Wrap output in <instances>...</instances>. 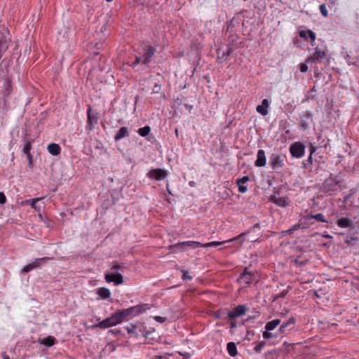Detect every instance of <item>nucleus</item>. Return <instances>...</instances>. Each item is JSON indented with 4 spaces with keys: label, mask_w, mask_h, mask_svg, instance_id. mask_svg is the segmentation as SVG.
<instances>
[{
    "label": "nucleus",
    "mask_w": 359,
    "mask_h": 359,
    "mask_svg": "<svg viewBox=\"0 0 359 359\" xmlns=\"http://www.w3.org/2000/svg\"><path fill=\"white\" fill-rule=\"evenodd\" d=\"M128 333L130 334H135L138 336L140 334L147 337L149 335V332L146 331V327L140 323H136L130 326L126 327Z\"/></svg>",
    "instance_id": "423d86ee"
},
{
    "label": "nucleus",
    "mask_w": 359,
    "mask_h": 359,
    "mask_svg": "<svg viewBox=\"0 0 359 359\" xmlns=\"http://www.w3.org/2000/svg\"><path fill=\"white\" fill-rule=\"evenodd\" d=\"M280 323V320L279 319H273L271 321H269L265 325V331L263 332V338L265 339H270L275 337L274 334H273L271 332L275 330L278 325Z\"/></svg>",
    "instance_id": "0eeeda50"
},
{
    "label": "nucleus",
    "mask_w": 359,
    "mask_h": 359,
    "mask_svg": "<svg viewBox=\"0 0 359 359\" xmlns=\"http://www.w3.org/2000/svg\"><path fill=\"white\" fill-rule=\"evenodd\" d=\"M151 131V128L148 126L140 128L138 129L137 133L142 137L147 136Z\"/></svg>",
    "instance_id": "473e14b6"
},
{
    "label": "nucleus",
    "mask_w": 359,
    "mask_h": 359,
    "mask_svg": "<svg viewBox=\"0 0 359 359\" xmlns=\"http://www.w3.org/2000/svg\"><path fill=\"white\" fill-rule=\"evenodd\" d=\"M299 36L304 38V39H308L309 38L312 42H314L316 39V34L310 29L308 30H301L299 32Z\"/></svg>",
    "instance_id": "412c9836"
},
{
    "label": "nucleus",
    "mask_w": 359,
    "mask_h": 359,
    "mask_svg": "<svg viewBox=\"0 0 359 359\" xmlns=\"http://www.w3.org/2000/svg\"><path fill=\"white\" fill-rule=\"evenodd\" d=\"M12 87H11V83L10 81L6 80L4 84V93L6 95H8L10 92L11 91Z\"/></svg>",
    "instance_id": "72a5a7b5"
},
{
    "label": "nucleus",
    "mask_w": 359,
    "mask_h": 359,
    "mask_svg": "<svg viewBox=\"0 0 359 359\" xmlns=\"http://www.w3.org/2000/svg\"><path fill=\"white\" fill-rule=\"evenodd\" d=\"M96 294L98 295L97 299H107L111 297V292L107 287H99L96 290Z\"/></svg>",
    "instance_id": "6ab92c4d"
},
{
    "label": "nucleus",
    "mask_w": 359,
    "mask_h": 359,
    "mask_svg": "<svg viewBox=\"0 0 359 359\" xmlns=\"http://www.w3.org/2000/svg\"><path fill=\"white\" fill-rule=\"evenodd\" d=\"M319 8H320V13H322V15L325 17H327L328 15V12H327L325 5L321 4Z\"/></svg>",
    "instance_id": "c9c22d12"
},
{
    "label": "nucleus",
    "mask_w": 359,
    "mask_h": 359,
    "mask_svg": "<svg viewBox=\"0 0 359 359\" xmlns=\"http://www.w3.org/2000/svg\"><path fill=\"white\" fill-rule=\"evenodd\" d=\"M2 357H3V359H11L10 357L6 353L3 354Z\"/></svg>",
    "instance_id": "09e8293b"
},
{
    "label": "nucleus",
    "mask_w": 359,
    "mask_h": 359,
    "mask_svg": "<svg viewBox=\"0 0 359 359\" xmlns=\"http://www.w3.org/2000/svg\"><path fill=\"white\" fill-rule=\"evenodd\" d=\"M87 114H88L87 122L90 126V130H91L93 128L94 125L97 123V118L96 115L91 114V108L90 107L88 108Z\"/></svg>",
    "instance_id": "393cba45"
},
{
    "label": "nucleus",
    "mask_w": 359,
    "mask_h": 359,
    "mask_svg": "<svg viewBox=\"0 0 359 359\" xmlns=\"http://www.w3.org/2000/svg\"><path fill=\"white\" fill-rule=\"evenodd\" d=\"M41 200V198H36L32 200H27L23 201L22 204H29L33 209L36 211H40L41 206L38 204V203Z\"/></svg>",
    "instance_id": "5701e85b"
},
{
    "label": "nucleus",
    "mask_w": 359,
    "mask_h": 359,
    "mask_svg": "<svg viewBox=\"0 0 359 359\" xmlns=\"http://www.w3.org/2000/svg\"><path fill=\"white\" fill-rule=\"evenodd\" d=\"M105 280L108 283H114V285H118L123 283V277L121 273L108 274L105 273Z\"/></svg>",
    "instance_id": "f8f14e48"
},
{
    "label": "nucleus",
    "mask_w": 359,
    "mask_h": 359,
    "mask_svg": "<svg viewBox=\"0 0 359 359\" xmlns=\"http://www.w3.org/2000/svg\"><path fill=\"white\" fill-rule=\"evenodd\" d=\"M227 351L228 353L232 357H234L237 355V348L234 342H229L227 344Z\"/></svg>",
    "instance_id": "cd10ccee"
},
{
    "label": "nucleus",
    "mask_w": 359,
    "mask_h": 359,
    "mask_svg": "<svg viewBox=\"0 0 359 359\" xmlns=\"http://www.w3.org/2000/svg\"><path fill=\"white\" fill-rule=\"evenodd\" d=\"M276 203L278 205H280V206H285L286 205V201L284 198H278Z\"/></svg>",
    "instance_id": "79ce46f5"
},
{
    "label": "nucleus",
    "mask_w": 359,
    "mask_h": 359,
    "mask_svg": "<svg viewBox=\"0 0 359 359\" xmlns=\"http://www.w3.org/2000/svg\"><path fill=\"white\" fill-rule=\"evenodd\" d=\"M309 159H311V154L310 155V156L309 157Z\"/></svg>",
    "instance_id": "3c124183"
},
{
    "label": "nucleus",
    "mask_w": 359,
    "mask_h": 359,
    "mask_svg": "<svg viewBox=\"0 0 359 359\" xmlns=\"http://www.w3.org/2000/svg\"><path fill=\"white\" fill-rule=\"evenodd\" d=\"M130 135L129 130L127 127H121L114 136L115 141H119L124 137H128Z\"/></svg>",
    "instance_id": "aec40b11"
},
{
    "label": "nucleus",
    "mask_w": 359,
    "mask_h": 359,
    "mask_svg": "<svg viewBox=\"0 0 359 359\" xmlns=\"http://www.w3.org/2000/svg\"><path fill=\"white\" fill-rule=\"evenodd\" d=\"M241 238V235L238 236H236L233 238H231L229 240H226V241H212V242H209V243H204L203 244L202 247H204V248H211V247H217V246H219L220 245H222V244H225V243H230V242H232V241H234L237 239H239Z\"/></svg>",
    "instance_id": "a211bd4d"
},
{
    "label": "nucleus",
    "mask_w": 359,
    "mask_h": 359,
    "mask_svg": "<svg viewBox=\"0 0 359 359\" xmlns=\"http://www.w3.org/2000/svg\"><path fill=\"white\" fill-rule=\"evenodd\" d=\"M239 281L241 283H244L246 284H250L252 281V275L248 273H244L241 276V277L239 278Z\"/></svg>",
    "instance_id": "c85d7f7f"
},
{
    "label": "nucleus",
    "mask_w": 359,
    "mask_h": 359,
    "mask_svg": "<svg viewBox=\"0 0 359 359\" xmlns=\"http://www.w3.org/2000/svg\"><path fill=\"white\" fill-rule=\"evenodd\" d=\"M106 29H107V23L104 21V24L102 25L101 29H100L101 32H104L106 30Z\"/></svg>",
    "instance_id": "de8ad7c7"
},
{
    "label": "nucleus",
    "mask_w": 359,
    "mask_h": 359,
    "mask_svg": "<svg viewBox=\"0 0 359 359\" xmlns=\"http://www.w3.org/2000/svg\"><path fill=\"white\" fill-rule=\"evenodd\" d=\"M325 53L324 50H320L318 48H315V51L312 56L309 57L306 59L307 63H313L319 62L325 57Z\"/></svg>",
    "instance_id": "ddd939ff"
},
{
    "label": "nucleus",
    "mask_w": 359,
    "mask_h": 359,
    "mask_svg": "<svg viewBox=\"0 0 359 359\" xmlns=\"http://www.w3.org/2000/svg\"><path fill=\"white\" fill-rule=\"evenodd\" d=\"M32 149V143L30 142H27L23 147V152L27 158L30 160L32 158V155L30 154V151Z\"/></svg>",
    "instance_id": "2f4dec72"
},
{
    "label": "nucleus",
    "mask_w": 359,
    "mask_h": 359,
    "mask_svg": "<svg viewBox=\"0 0 359 359\" xmlns=\"http://www.w3.org/2000/svg\"><path fill=\"white\" fill-rule=\"evenodd\" d=\"M290 151L293 157L299 158L304 155L305 147L300 142H294L290 146Z\"/></svg>",
    "instance_id": "6e6552de"
},
{
    "label": "nucleus",
    "mask_w": 359,
    "mask_h": 359,
    "mask_svg": "<svg viewBox=\"0 0 359 359\" xmlns=\"http://www.w3.org/2000/svg\"><path fill=\"white\" fill-rule=\"evenodd\" d=\"M154 319L160 323H163L166 320L165 317H162V316H154Z\"/></svg>",
    "instance_id": "ea45409f"
},
{
    "label": "nucleus",
    "mask_w": 359,
    "mask_h": 359,
    "mask_svg": "<svg viewBox=\"0 0 359 359\" xmlns=\"http://www.w3.org/2000/svg\"><path fill=\"white\" fill-rule=\"evenodd\" d=\"M203 243L198 242V241H184L178 243L175 245H171L170 248H180L183 249L184 247L190 248L192 249H196L197 248L202 247Z\"/></svg>",
    "instance_id": "9d476101"
},
{
    "label": "nucleus",
    "mask_w": 359,
    "mask_h": 359,
    "mask_svg": "<svg viewBox=\"0 0 359 359\" xmlns=\"http://www.w3.org/2000/svg\"><path fill=\"white\" fill-rule=\"evenodd\" d=\"M123 321L121 315L118 311L111 314L109 317L102 320L97 324L94 325V327L100 329H107L111 327L116 326Z\"/></svg>",
    "instance_id": "f257e3e1"
},
{
    "label": "nucleus",
    "mask_w": 359,
    "mask_h": 359,
    "mask_svg": "<svg viewBox=\"0 0 359 359\" xmlns=\"http://www.w3.org/2000/svg\"><path fill=\"white\" fill-rule=\"evenodd\" d=\"M311 217L316 219L317 221H319V222H326L324 219V215L321 213L314 215L311 216Z\"/></svg>",
    "instance_id": "f704fd0d"
},
{
    "label": "nucleus",
    "mask_w": 359,
    "mask_h": 359,
    "mask_svg": "<svg viewBox=\"0 0 359 359\" xmlns=\"http://www.w3.org/2000/svg\"><path fill=\"white\" fill-rule=\"evenodd\" d=\"M346 60V62L348 64V65H353L355 64V60L354 59H352L349 55H347L345 57Z\"/></svg>",
    "instance_id": "37998d69"
},
{
    "label": "nucleus",
    "mask_w": 359,
    "mask_h": 359,
    "mask_svg": "<svg viewBox=\"0 0 359 359\" xmlns=\"http://www.w3.org/2000/svg\"><path fill=\"white\" fill-rule=\"evenodd\" d=\"M299 70L301 72L304 73L308 70V66L306 63H301L299 66Z\"/></svg>",
    "instance_id": "4c0bfd02"
},
{
    "label": "nucleus",
    "mask_w": 359,
    "mask_h": 359,
    "mask_svg": "<svg viewBox=\"0 0 359 359\" xmlns=\"http://www.w3.org/2000/svg\"><path fill=\"white\" fill-rule=\"evenodd\" d=\"M56 342V339L53 336H48L47 337L44 338L43 340L41 341V344L50 347L53 346Z\"/></svg>",
    "instance_id": "bb28decb"
},
{
    "label": "nucleus",
    "mask_w": 359,
    "mask_h": 359,
    "mask_svg": "<svg viewBox=\"0 0 359 359\" xmlns=\"http://www.w3.org/2000/svg\"><path fill=\"white\" fill-rule=\"evenodd\" d=\"M149 307L147 304H143V305H137L132 307H130L126 309L120 310L119 312L121 315V317L124 320H128V318H133L147 309H149Z\"/></svg>",
    "instance_id": "f03ea898"
},
{
    "label": "nucleus",
    "mask_w": 359,
    "mask_h": 359,
    "mask_svg": "<svg viewBox=\"0 0 359 359\" xmlns=\"http://www.w3.org/2000/svg\"><path fill=\"white\" fill-rule=\"evenodd\" d=\"M123 265L121 264H116L113 265L110 271L107 272L108 274H116V273H121L120 271H123Z\"/></svg>",
    "instance_id": "7c9ffc66"
},
{
    "label": "nucleus",
    "mask_w": 359,
    "mask_h": 359,
    "mask_svg": "<svg viewBox=\"0 0 359 359\" xmlns=\"http://www.w3.org/2000/svg\"><path fill=\"white\" fill-rule=\"evenodd\" d=\"M295 324V319L291 317L288 319L286 323H283L279 327V332L280 334H285L286 330H291Z\"/></svg>",
    "instance_id": "f3484780"
},
{
    "label": "nucleus",
    "mask_w": 359,
    "mask_h": 359,
    "mask_svg": "<svg viewBox=\"0 0 359 359\" xmlns=\"http://www.w3.org/2000/svg\"><path fill=\"white\" fill-rule=\"evenodd\" d=\"M264 346V344H262V343H259L255 347V351L257 352H260L261 350L263 348Z\"/></svg>",
    "instance_id": "c03bdc74"
},
{
    "label": "nucleus",
    "mask_w": 359,
    "mask_h": 359,
    "mask_svg": "<svg viewBox=\"0 0 359 359\" xmlns=\"http://www.w3.org/2000/svg\"><path fill=\"white\" fill-rule=\"evenodd\" d=\"M232 52L233 48L229 46L224 45L220 46L217 50V61L219 63L226 62Z\"/></svg>",
    "instance_id": "39448f33"
},
{
    "label": "nucleus",
    "mask_w": 359,
    "mask_h": 359,
    "mask_svg": "<svg viewBox=\"0 0 359 359\" xmlns=\"http://www.w3.org/2000/svg\"><path fill=\"white\" fill-rule=\"evenodd\" d=\"M48 259L49 258H48V257L36 259L33 262L25 265L23 267L22 270L25 273H28V272L32 271L33 269L37 268L38 266H39L42 263H43L46 259Z\"/></svg>",
    "instance_id": "4468645a"
},
{
    "label": "nucleus",
    "mask_w": 359,
    "mask_h": 359,
    "mask_svg": "<svg viewBox=\"0 0 359 359\" xmlns=\"http://www.w3.org/2000/svg\"><path fill=\"white\" fill-rule=\"evenodd\" d=\"M161 91V86L159 85H155L152 90V93H158Z\"/></svg>",
    "instance_id": "a18cd8bd"
},
{
    "label": "nucleus",
    "mask_w": 359,
    "mask_h": 359,
    "mask_svg": "<svg viewBox=\"0 0 359 359\" xmlns=\"http://www.w3.org/2000/svg\"><path fill=\"white\" fill-rule=\"evenodd\" d=\"M147 176L150 179H154L156 180L161 181V180H163L165 178H166L168 176V174H167V171L165 170L161 169V168H156V169L151 170L147 173Z\"/></svg>",
    "instance_id": "1a4fd4ad"
},
{
    "label": "nucleus",
    "mask_w": 359,
    "mask_h": 359,
    "mask_svg": "<svg viewBox=\"0 0 359 359\" xmlns=\"http://www.w3.org/2000/svg\"><path fill=\"white\" fill-rule=\"evenodd\" d=\"M238 187V191L243 194L245 193L248 190L247 187L245 185V184H237Z\"/></svg>",
    "instance_id": "e433bc0d"
},
{
    "label": "nucleus",
    "mask_w": 359,
    "mask_h": 359,
    "mask_svg": "<svg viewBox=\"0 0 359 359\" xmlns=\"http://www.w3.org/2000/svg\"><path fill=\"white\" fill-rule=\"evenodd\" d=\"M154 53H155V49L152 46H147L144 49L143 57H141L137 56L135 57V61L133 63L132 66L133 67H135L136 65L140 64V63L147 64V63L150 62Z\"/></svg>",
    "instance_id": "20e7f679"
},
{
    "label": "nucleus",
    "mask_w": 359,
    "mask_h": 359,
    "mask_svg": "<svg viewBox=\"0 0 359 359\" xmlns=\"http://www.w3.org/2000/svg\"><path fill=\"white\" fill-rule=\"evenodd\" d=\"M8 42L5 38L0 39V59L1 58L4 53L8 49Z\"/></svg>",
    "instance_id": "c756f323"
},
{
    "label": "nucleus",
    "mask_w": 359,
    "mask_h": 359,
    "mask_svg": "<svg viewBox=\"0 0 359 359\" xmlns=\"http://www.w3.org/2000/svg\"><path fill=\"white\" fill-rule=\"evenodd\" d=\"M249 181V177L248 176H244L240 179H238L236 181V184H245Z\"/></svg>",
    "instance_id": "58836bf2"
},
{
    "label": "nucleus",
    "mask_w": 359,
    "mask_h": 359,
    "mask_svg": "<svg viewBox=\"0 0 359 359\" xmlns=\"http://www.w3.org/2000/svg\"><path fill=\"white\" fill-rule=\"evenodd\" d=\"M312 118V114L311 112H306L301 118V126L303 130H306L309 127V123L306 122V120Z\"/></svg>",
    "instance_id": "a878e982"
},
{
    "label": "nucleus",
    "mask_w": 359,
    "mask_h": 359,
    "mask_svg": "<svg viewBox=\"0 0 359 359\" xmlns=\"http://www.w3.org/2000/svg\"><path fill=\"white\" fill-rule=\"evenodd\" d=\"M6 202V197L4 192L0 191V204H4Z\"/></svg>",
    "instance_id": "a19ab883"
},
{
    "label": "nucleus",
    "mask_w": 359,
    "mask_h": 359,
    "mask_svg": "<svg viewBox=\"0 0 359 359\" xmlns=\"http://www.w3.org/2000/svg\"><path fill=\"white\" fill-rule=\"evenodd\" d=\"M247 311L244 305H238L233 310L228 312V317L229 319H235L245 314Z\"/></svg>",
    "instance_id": "9b49d317"
},
{
    "label": "nucleus",
    "mask_w": 359,
    "mask_h": 359,
    "mask_svg": "<svg viewBox=\"0 0 359 359\" xmlns=\"http://www.w3.org/2000/svg\"><path fill=\"white\" fill-rule=\"evenodd\" d=\"M352 224L353 221L347 217H341L337 221V225L341 228H348L351 226Z\"/></svg>",
    "instance_id": "b1692460"
},
{
    "label": "nucleus",
    "mask_w": 359,
    "mask_h": 359,
    "mask_svg": "<svg viewBox=\"0 0 359 359\" xmlns=\"http://www.w3.org/2000/svg\"><path fill=\"white\" fill-rule=\"evenodd\" d=\"M287 157L285 154L273 153L269 157V164L272 170L277 171L285 165Z\"/></svg>",
    "instance_id": "7ed1b4c3"
},
{
    "label": "nucleus",
    "mask_w": 359,
    "mask_h": 359,
    "mask_svg": "<svg viewBox=\"0 0 359 359\" xmlns=\"http://www.w3.org/2000/svg\"><path fill=\"white\" fill-rule=\"evenodd\" d=\"M266 158L265 156V151L263 149L258 150L255 165L257 167H264L266 165Z\"/></svg>",
    "instance_id": "dca6fc26"
},
{
    "label": "nucleus",
    "mask_w": 359,
    "mask_h": 359,
    "mask_svg": "<svg viewBox=\"0 0 359 359\" xmlns=\"http://www.w3.org/2000/svg\"><path fill=\"white\" fill-rule=\"evenodd\" d=\"M182 277L184 279L191 280V276L189 275V273L187 271H183Z\"/></svg>",
    "instance_id": "49530a36"
},
{
    "label": "nucleus",
    "mask_w": 359,
    "mask_h": 359,
    "mask_svg": "<svg viewBox=\"0 0 359 359\" xmlns=\"http://www.w3.org/2000/svg\"><path fill=\"white\" fill-rule=\"evenodd\" d=\"M270 102L267 99H264L262 104L257 106V111L262 116H266L269 114Z\"/></svg>",
    "instance_id": "2eb2a0df"
},
{
    "label": "nucleus",
    "mask_w": 359,
    "mask_h": 359,
    "mask_svg": "<svg viewBox=\"0 0 359 359\" xmlns=\"http://www.w3.org/2000/svg\"><path fill=\"white\" fill-rule=\"evenodd\" d=\"M236 327V323L235 322H231V328L233 329Z\"/></svg>",
    "instance_id": "8fccbe9b"
},
{
    "label": "nucleus",
    "mask_w": 359,
    "mask_h": 359,
    "mask_svg": "<svg viewBox=\"0 0 359 359\" xmlns=\"http://www.w3.org/2000/svg\"><path fill=\"white\" fill-rule=\"evenodd\" d=\"M47 150L53 156H57L61 152L60 145L55 143L49 144L47 147Z\"/></svg>",
    "instance_id": "4be33fe9"
}]
</instances>
